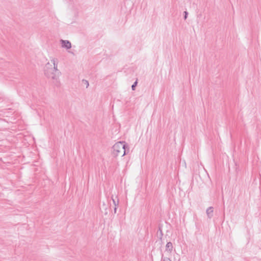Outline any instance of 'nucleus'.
Returning <instances> with one entry per match:
<instances>
[{
    "label": "nucleus",
    "instance_id": "f257e3e1",
    "mask_svg": "<svg viewBox=\"0 0 261 261\" xmlns=\"http://www.w3.org/2000/svg\"><path fill=\"white\" fill-rule=\"evenodd\" d=\"M51 64L47 63L44 67V74L49 79L57 80L61 74V72L58 69L57 60L53 58L50 60Z\"/></svg>",
    "mask_w": 261,
    "mask_h": 261
},
{
    "label": "nucleus",
    "instance_id": "f03ea898",
    "mask_svg": "<svg viewBox=\"0 0 261 261\" xmlns=\"http://www.w3.org/2000/svg\"><path fill=\"white\" fill-rule=\"evenodd\" d=\"M129 151V147L125 141L116 142L112 147V154L114 156H123Z\"/></svg>",
    "mask_w": 261,
    "mask_h": 261
},
{
    "label": "nucleus",
    "instance_id": "7ed1b4c3",
    "mask_svg": "<svg viewBox=\"0 0 261 261\" xmlns=\"http://www.w3.org/2000/svg\"><path fill=\"white\" fill-rule=\"evenodd\" d=\"M62 43V46L66 49H70L71 47V44L68 40H61Z\"/></svg>",
    "mask_w": 261,
    "mask_h": 261
},
{
    "label": "nucleus",
    "instance_id": "20e7f679",
    "mask_svg": "<svg viewBox=\"0 0 261 261\" xmlns=\"http://www.w3.org/2000/svg\"><path fill=\"white\" fill-rule=\"evenodd\" d=\"M213 207L210 206L207 208L206 213L208 218L211 219L212 218L213 216Z\"/></svg>",
    "mask_w": 261,
    "mask_h": 261
},
{
    "label": "nucleus",
    "instance_id": "39448f33",
    "mask_svg": "<svg viewBox=\"0 0 261 261\" xmlns=\"http://www.w3.org/2000/svg\"><path fill=\"white\" fill-rule=\"evenodd\" d=\"M173 245L170 242H168L166 245V251L170 253L172 252L173 250Z\"/></svg>",
    "mask_w": 261,
    "mask_h": 261
},
{
    "label": "nucleus",
    "instance_id": "423d86ee",
    "mask_svg": "<svg viewBox=\"0 0 261 261\" xmlns=\"http://www.w3.org/2000/svg\"><path fill=\"white\" fill-rule=\"evenodd\" d=\"M112 199L113 200V203L114 204L115 206L118 207L119 204V199H118L117 197H116L115 198H113V196H112Z\"/></svg>",
    "mask_w": 261,
    "mask_h": 261
},
{
    "label": "nucleus",
    "instance_id": "0eeeda50",
    "mask_svg": "<svg viewBox=\"0 0 261 261\" xmlns=\"http://www.w3.org/2000/svg\"><path fill=\"white\" fill-rule=\"evenodd\" d=\"M162 261H172L170 258L167 257H165L163 255L162 256Z\"/></svg>",
    "mask_w": 261,
    "mask_h": 261
},
{
    "label": "nucleus",
    "instance_id": "6e6552de",
    "mask_svg": "<svg viewBox=\"0 0 261 261\" xmlns=\"http://www.w3.org/2000/svg\"><path fill=\"white\" fill-rule=\"evenodd\" d=\"M137 83H138V82H137V80H136V81L134 83V84L132 85V90H135V87H136V86H137Z\"/></svg>",
    "mask_w": 261,
    "mask_h": 261
},
{
    "label": "nucleus",
    "instance_id": "1a4fd4ad",
    "mask_svg": "<svg viewBox=\"0 0 261 261\" xmlns=\"http://www.w3.org/2000/svg\"><path fill=\"white\" fill-rule=\"evenodd\" d=\"M82 82L86 85V88H88L89 85L88 81L86 80H83Z\"/></svg>",
    "mask_w": 261,
    "mask_h": 261
},
{
    "label": "nucleus",
    "instance_id": "9d476101",
    "mask_svg": "<svg viewBox=\"0 0 261 261\" xmlns=\"http://www.w3.org/2000/svg\"><path fill=\"white\" fill-rule=\"evenodd\" d=\"M159 231L160 232V238H161L163 236V233H162V231L160 227L159 228V229L158 230V233L159 232Z\"/></svg>",
    "mask_w": 261,
    "mask_h": 261
},
{
    "label": "nucleus",
    "instance_id": "9b49d317",
    "mask_svg": "<svg viewBox=\"0 0 261 261\" xmlns=\"http://www.w3.org/2000/svg\"><path fill=\"white\" fill-rule=\"evenodd\" d=\"M184 14H185V15H184V19H187V16H188V12H187V11H185V12H184Z\"/></svg>",
    "mask_w": 261,
    "mask_h": 261
},
{
    "label": "nucleus",
    "instance_id": "f8f14e48",
    "mask_svg": "<svg viewBox=\"0 0 261 261\" xmlns=\"http://www.w3.org/2000/svg\"><path fill=\"white\" fill-rule=\"evenodd\" d=\"M117 209V207L115 206L114 209V214L116 213Z\"/></svg>",
    "mask_w": 261,
    "mask_h": 261
}]
</instances>
